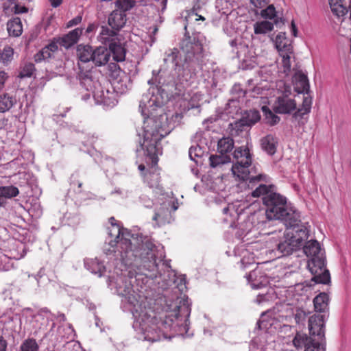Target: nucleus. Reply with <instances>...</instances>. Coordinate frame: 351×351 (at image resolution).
Listing matches in <instances>:
<instances>
[{
	"mask_svg": "<svg viewBox=\"0 0 351 351\" xmlns=\"http://www.w3.org/2000/svg\"><path fill=\"white\" fill-rule=\"evenodd\" d=\"M162 268L167 269L164 273L161 282L158 281V289L165 291L162 297H159L155 300V305L167 307H189L191 305L187 295L183 293L186 290V278L184 276L177 277L176 274L170 269L169 264L161 261Z\"/></svg>",
	"mask_w": 351,
	"mask_h": 351,
	"instance_id": "obj_1",
	"label": "nucleus"
},
{
	"mask_svg": "<svg viewBox=\"0 0 351 351\" xmlns=\"http://www.w3.org/2000/svg\"><path fill=\"white\" fill-rule=\"evenodd\" d=\"M304 253L311 256L307 267L313 275L311 280L315 283L329 285L330 274L326 268V259L324 250L321 248L319 243L315 239L307 241L303 246Z\"/></svg>",
	"mask_w": 351,
	"mask_h": 351,
	"instance_id": "obj_2",
	"label": "nucleus"
},
{
	"mask_svg": "<svg viewBox=\"0 0 351 351\" xmlns=\"http://www.w3.org/2000/svg\"><path fill=\"white\" fill-rule=\"evenodd\" d=\"M290 227L292 229L284 234L282 240L277 245V250L282 256H289L299 250L303 241L308 237L309 230L305 226H299L298 224Z\"/></svg>",
	"mask_w": 351,
	"mask_h": 351,
	"instance_id": "obj_3",
	"label": "nucleus"
},
{
	"mask_svg": "<svg viewBox=\"0 0 351 351\" xmlns=\"http://www.w3.org/2000/svg\"><path fill=\"white\" fill-rule=\"evenodd\" d=\"M154 101H152L147 95H143L140 102L139 108H141V114L144 117V138L142 143V147L147 152L152 163L154 162V143L152 137L154 136V130L150 127L149 123L154 121L153 111Z\"/></svg>",
	"mask_w": 351,
	"mask_h": 351,
	"instance_id": "obj_4",
	"label": "nucleus"
},
{
	"mask_svg": "<svg viewBox=\"0 0 351 351\" xmlns=\"http://www.w3.org/2000/svg\"><path fill=\"white\" fill-rule=\"evenodd\" d=\"M189 308H167L160 330H173L175 333L187 330L190 314Z\"/></svg>",
	"mask_w": 351,
	"mask_h": 351,
	"instance_id": "obj_5",
	"label": "nucleus"
},
{
	"mask_svg": "<svg viewBox=\"0 0 351 351\" xmlns=\"http://www.w3.org/2000/svg\"><path fill=\"white\" fill-rule=\"evenodd\" d=\"M99 39L103 44L108 45L109 52L112 53L114 61L125 60L126 50L121 43L118 34H116L114 31H111L108 27L102 26Z\"/></svg>",
	"mask_w": 351,
	"mask_h": 351,
	"instance_id": "obj_6",
	"label": "nucleus"
},
{
	"mask_svg": "<svg viewBox=\"0 0 351 351\" xmlns=\"http://www.w3.org/2000/svg\"><path fill=\"white\" fill-rule=\"evenodd\" d=\"M266 215L269 219H280L285 221L287 226H295L300 222V213L292 207H289L287 202L282 206L278 203L270 208H267Z\"/></svg>",
	"mask_w": 351,
	"mask_h": 351,
	"instance_id": "obj_7",
	"label": "nucleus"
},
{
	"mask_svg": "<svg viewBox=\"0 0 351 351\" xmlns=\"http://www.w3.org/2000/svg\"><path fill=\"white\" fill-rule=\"evenodd\" d=\"M180 47L184 53H186L185 62L189 61L190 63L193 62L197 57L195 54H199V58H202L201 54L203 52V46L199 38V34H194L193 37L189 36L188 32L184 34V36L180 43Z\"/></svg>",
	"mask_w": 351,
	"mask_h": 351,
	"instance_id": "obj_8",
	"label": "nucleus"
},
{
	"mask_svg": "<svg viewBox=\"0 0 351 351\" xmlns=\"http://www.w3.org/2000/svg\"><path fill=\"white\" fill-rule=\"evenodd\" d=\"M328 317L326 308H318L308 318V330L311 336H317L320 341L325 340L324 323Z\"/></svg>",
	"mask_w": 351,
	"mask_h": 351,
	"instance_id": "obj_9",
	"label": "nucleus"
},
{
	"mask_svg": "<svg viewBox=\"0 0 351 351\" xmlns=\"http://www.w3.org/2000/svg\"><path fill=\"white\" fill-rule=\"evenodd\" d=\"M114 217H112L109 219L110 223L112 224V228L117 232V234L115 237L114 240L111 239L109 241V245L114 247L117 244L121 245V249L125 253L129 251H132V243L130 241L131 234L128 230L124 228H121L117 224L115 223Z\"/></svg>",
	"mask_w": 351,
	"mask_h": 351,
	"instance_id": "obj_10",
	"label": "nucleus"
},
{
	"mask_svg": "<svg viewBox=\"0 0 351 351\" xmlns=\"http://www.w3.org/2000/svg\"><path fill=\"white\" fill-rule=\"evenodd\" d=\"M141 311L138 312V308H135L134 311H132V314L134 317H136V314L139 313V317L137 319V322L139 323V327L141 332L143 335V339L151 342L154 341V317H152L147 312L144 310L146 308H140Z\"/></svg>",
	"mask_w": 351,
	"mask_h": 351,
	"instance_id": "obj_11",
	"label": "nucleus"
},
{
	"mask_svg": "<svg viewBox=\"0 0 351 351\" xmlns=\"http://www.w3.org/2000/svg\"><path fill=\"white\" fill-rule=\"evenodd\" d=\"M116 290L117 293L124 297L133 307H136L138 305L141 306V304H139L141 295L133 289L130 280L121 279V282L117 284Z\"/></svg>",
	"mask_w": 351,
	"mask_h": 351,
	"instance_id": "obj_12",
	"label": "nucleus"
},
{
	"mask_svg": "<svg viewBox=\"0 0 351 351\" xmlns=\"http://www.w3.org/2000/svg\"><path fill=\"white\" fill-rule=\"evenodd\" d=\"M272 108L274 112L277 114H291L296 110L297 103L295 99L289 97L280 95L275 100Z\"/></svg>",
	"mask_w": 351,
	"mask_h": 351,
	"instance_id": "obj_13",
	"label": "nucleus"
},
{
	"mask_svg": "<svg viewBox=\"0 0 351 351\" xmlns=\"http://www.w3.org/2000/svg\"><path fill=\"white\" fill-rule=\"evenodd\" d=\"M127 21L126 14L118 10H114L108 16V23L111 27V31L116 34L124 27Z\"/></svg>",
	"mask_w": 351,
	"mask_h": 351,
	"instance_id": "obj_14",
	"label": "nucleus"
},
{
	"mask_svg": "<svg viewBox=\"0 0 351 351\" xmlns=\"http://www.w3.org/2000/svg\"><path fill=\"white\" fill-rule=\"evenodd\" d=\"M82 34V29L75 28L69 32L67 34L62 37L54 38L53 40L57 42V45H60L65 48H69L77 43L79 38Z\"/></svg>",
	"mask_w": 351,
	"mask_h": 351,
	"instance_id": "obj_15",
	"label": "nucleus"
},
{
	"mask_svg": "<svg viewBox=\"0 0 351 351\" xmlns=\"http://www.w3.org/2000/svg\"><path fill=\"white\" fill-rule=\"evenodd\" d=\"M251 163L252 160H250L249 158L237 160V163L232 167V173L241 180H245L249 179V171L247 167Z\"/></svg>",
	"mask_w": 351,
	"mask_h": 351,
	"instance_id": "obj_16",
	"label": "nucleus"
},
{
	"mask_svg": "<svg viewBox=\"0 0 351 351\" xmlns=\"http://www.w3.org/2000/svg\"><path fill=\"white\" fill-rule=\"evenodd\" d=\"M110 53L105 47L93 49L92 62L97 66L105 65L109 60Z\"/></svg>",
	"mask_w": 351,
	"mask_h": 351,
	"instance_id": "obj_17",
	"label": "nucleus"
},
{
	"mask_svg": "<svg viewBox=\"0 0 351 351\" xmlns=\"http://www.w3.org/2000/svg\"><path fill=\"white\" fill-rule=\"evenodd\" d=\"M247 278L253 289L266 287L269 284L267 278L263 276L259 270L251 271Z\"/></svg>",
	"mask_w": 351,
	"mask_h": 351,
	"instance_id": "obj_18",
	"label": "nucleus"
},
{
	"mask_svg": "<svg viewBox=\"0 0 351 351\" xmlns=\"http://www.w3.org/2000/svg\"><path fill=\"white\" fill-rule=\"evenodd\" d=\"M295 90L298 93H306L309 92V83L307 76L302 71H298L293 76Z\"/></svg>",
	"mask_w": 351,
	"mask_h": 351,
	"instance_id": "obj_19",
	"label": "nucleus"
},
{
	"mask_svg": "<svg viewBox=\"0 0 351 351\" xmlns=\"http://www.w3.org/2000/svg\"><path fill=\"white\" fill-rule=\"evenodd\" d=\"M58 46L57 42L53 40L47 46L43 47L38 53L34 55V60L36 62H40L51 57L53 53L58 51Z\"/></svg>",
	"mask_w": 351,
	"mask_h": 351,
	"instance_id": "obj_20",
	"label": "nucleus"
},
{
	"mask_svg": "<svg viewBox=\"0 0 351 351\" xmlns=\"http://www.w3.org/2000/svg\"><path fill=\"white\" fill-rule=\"evenodd\" d=\"M275 46L280 53L293 52V47L291 44V41L286 37L285 32H280L276 36Z\"/></svg>",
	"mask_w": 351,
	"mask_h": 351,
	"instance_id": "obj_21",
	"label": "nucleus"
},
{
	"mask_svg": "<svg viewBox=\"0 0 351 351\" xmlns=\"http://www.w3.org/2000/svg\"><path fill=\"white\" fill-rule=\"evenodd\" d=\"M161 206H162L160 208L161 210L156 215L155 220H157L160 216L165 217L169 215V207L171 206L172 210L175 211L178 208L179 204L177 200H173L171 197L167 195V197H165V199L162 202Z\"/></svg>",
	"mask_w": 351,
	"mask_h": 351,
	"instance_id": "obj_22",
	"label": "nucleus"
},
{
	"mask_svg": "<svg viewBox=\"0 0 351 351\" xmlns=\"http://www.w3.org/2000/svg\"><path fill=\"white\" fill-rule=\"evenodd\" d=\"M155 123H156V128L157 133L161 137L165 136L170 132L171 128L169 126L167 115L165 113L159 114L157 119L155 120Z\"/></svg>",
	"mask_w": 351,
	"mask_h": 351,
	"instance_id": "obj_23",
	"label": "nucleus"
},
{
	"mask_svg": "<svg viewBox=\"0 0 351 351\" xmlns=\"http://www.w3.org/2000/svg\"><path fill=\"white\" fill-rule=\"evenodd\" d=\"M263 202L267 206V208H270L275 206L278 203L280 206H282V203H286V197L279 193L272 192L263 196Z\"/></svg>",
	"mask_w": 351,
	"mask_h": 351,
	"instance_id": "obj_24",
	"label": "nucleus"
},
{
	"mask_svg": "<svg viewBox=\"0 0 351 351\" xmlns=\"http://www.w3.org/2000/svg\"><path fill=\"white\" fill-rule=\"evenodd\" d=\"M19 194V190L17 187L12 185L0 186V206L5 204V199H10L16 197Z\"/></svg>",
	"mask_w": 351,
	"mask_h": 351,
	"instance_id": "obj_25",
	"label": "nucleus"
},
{
	"mask_svg": "<svg viewBox=\"0 0 351 351\" xmlns=\"http://www.w3.org/2000/svg\"><path fill=\"white\" fill-rule=\"evenodd\" d=\"M7 29L10 36L18 37L21 35L23 25L20 18L15 17L9 20L7 23Z\"/></svg>",
	"mask_w": 351,
	"mask_h": 351,
	"instance_id": "obj_26",
	"label": "nucleus"
},
{
	"mask_svg": "<svg viewBox=\"0 0 351 351\" xmlns=\"http://www.w3.org/2000/svg\"><path fill=\"white\" fill-rule=\"evenodd\" d=\"M202 60L199 57H197L195 60H193V63H190L189 61L185 62L186 66L183 69L182 74H179L180 80L185 82H189L191 79L195 75V72H191V69L194 67L195 65H199Z\"/></svg>",
	"mask_w": 351,
	"mask_h": 351,
	"instance_id": "obj_27",
	"label": "nucleus"
},
{
	"mask_svg": "<svg viewBox=\"0 0 351 351\" xmlns=\"http://www.w3.org/2000/svg\"><path fill=\"white\" fill-rule=\"evenodd\" d=\"M16 102L15 97L8 93L0 95V112L8 111Z\"/></svg>",
	"mask_w": 351,
	"mask_h": 351,
	"instance_id": "obj_28",
	"label": "nucleus"
},
{
	"mask_svg": "<svg viewBox=\"0 0 351 351\" xmlns=\"http://www.w3.org/2000/svg\"><path fill=\"white\" fill-rule=\"evenodd\" d=\"M261 147L266 152L270 155H274L276 151V143L274 137L271 135H267L261 141Z\"/></svg>",
	"mask_w": 351,
	"mask_h": 351,
	"instance_id": "obj_29",
	"label": "nucleus"
},
{
	"mask_svg": "<svg viewBox=\"0 0 351 351\" xmlns=\"http://www.w3.org/2000/svg\"><path fill=\"white\" fill-rule=\"evenodd\" d=\"M93 48L90 45H79L77 47V56L82 62L92 61Z\"/></svg>",
	"mask_w": 351,
	"mask_h": 351,
	"instance_id": "obj_30",
	"label": "nucleus"
},
{
	"mask_svg": "<svg viewBox=\"0 0 351 351\" xmlns=\"http://www.w3.org/2000/svg\"><path fill=\"white\" fill-rule=\"evenodd\" d=\"M234 148V140L230 137H223L219 140L217 143V151L220 154L226 155Z\"/></svg>",
	"mask_w": 351,
	"mask_h": 351,
	"instance_id": "obj_31",
	"label": "nucleus"
},
{
	"mask_svg": "<svg viewBox=\"0 0 351 351\" xmlns=\"http://www.w3.org/2000/svg\"><path fill=\"white\" fill-rule=\"evenodd\" d=\"M310 343H313L311 337H308L307 335L300 332H297L293 339V344L297 349H300L303 347L306 348Z\"/></svg>",
	"mask_w": 351,
	"mask_h": 351,
	"instance_id": "obj_32",
	"label": "nucleus"
},
{
	"mask_svg": "<svg viewBox=\"0 0 351 351\" xmlns=\"http://www.w3.org/2000/svg\"><path fill=\"white\" fill-rule=\"evenodd\" d=\"M329 4L332 12L338 17L343 16L348 13V9L341 0H329Z\"/></svg>",
	"mask_w": 351,
	"mask_h": 351,
	"instance_id": "obj_33",
	"label": "nucleus"
},
{
	"mask_svg": "<svg viewBox=\"0 0 351 351\" xmlns=\"http://www.w3.org/2000/svg\"><path fill=\"white\" fill-rule=\"evenodd\" d=\"M210 165L213 168L220 167L224 164L231 162V158L229 155L220 154L219 155H211L209 158Z\"/></svg>",
	"mask_w": 351,
	"mask_h": 351,
	"instance_id": "obj_34",
	"label": "nucleus"
},
{
	"mask_svg": "<svg viewBox=\"0 0 351 351\" xmlns=\"http://www.w3.org/2000/svg\"><path fill=\"white\" fill-rule=\"evenodd\" d=\"M312 104V97L309 95L304 96L300 108L293 114L295 117H302L310 112Z\"/></svg>",
	"mask_w": 351,
	"mask_h": 351,
	"instance_id": "obj_35",
	"label": "nucleus"
},
{
	"mask_svg": "<svg viewBox=\"0 0 351 351\" xmlns=\"http://www.w3.org/2000/svg\"><path fill=\"white\" fill-rule=\"evenodd\" d=\"M242 119L247 123V128H250L260 120L261 115L258 110H250L245 113Z\"/></svg>",
	"mask_w": 351,
	"mask_h": 351,
	"instance_id": "obj_36",
	"label": "nucleus"
},
{
	"mask_svg": "<svg viewBox=\"0 0 351 351\" xmlns=\"http://www.w3.org/2000/svg\"><path fill=\"white\" fill-rule=\"evenodd\" d=\"M254 33L256 34H265L274 29V24L267 21L256 22L254 25Z\"/></svg>",
	"mask_w": 351,
	"mask_h": 351,
	"instance_id": "obj_37",
	"label": "nucleus"
},
{
	"mask_svg": "<svg viewBox=\"0 0 351 351\" xmlns=\"http://www.w3.org/2000/svg\"><path fill=\"white\" fill-rule=\"evenodd\" d=\"M262 111L264 114L265 120L270 125H274L280 121V117L274 114V111L271 110L266 106L262 107Z\"/></svg>",
	"mask_w": 351,
	"mask_h": 351,
	"instance_id": "obj_38",
	"label": "nucleus"
},
{
	"mask_svg": "<svg viewBox=\"0 0 351 351\" xmlns=\"http://www.w3.org/2000/svg\"><path fill=\"white\" fill-rule=\"evenodd\" d=\"M245 127L247 128V123L245 122V120H243L242 118L229 125L230 133L233 136L239 135V134L245 129Z\"/></svg>",
	"mask_w": 351,
	"mask_h": 351,
	"instance_id": "obj_39",
	"label": "nucleus"
},
{
	"mask_svg": "<svg viewBox=\"0 0 351 351\" xmlns=\"http://www.w3.org/2000/svg\"><path fill=\"white\" fill-rule=\"evenodd\" d=\"M14 49L10 46H5L0 52V62L8 65L12 60Z\"/></svg>",
	"mask_w": 351,
	"mask_h": 351,
	"instance_id": "obj_40",
	"label": "nucleus"
},
{
	"mask_svg": "<svg viewBox=\"0 0 351 351\" xmlns=\"http://www.w3.org/2000/svg\"><path fill=\"white\" fill-rule=\"evenodd\" d=\"M39 346L35 339L28 338L20 346V351H38Z\"/></svg>",
	"mask_w": 351,
	"mask_h": 351,
	"instance_id": "obj_41",
	"label": "nucleus"
},
{
	"mask_svg": "<svg viewBox=\"0 0 351 351\" xmlns=\"http://www.w3.org/2000/svg\"><path fill=\"white\" fill-rule=\"evenodd\" d=\"M116 7L119 11H128L132 8L135 5V0H117L115 1Z\"/></svg>",
	"mask_w": 351,
	"mask_h": 351,
	"instance_id": "obj_42",
	"label": "nucleus"
},
{
	"mask_svg": "<svg viewBox=\"0 0 351 351\" xmlns=\"http://www.w3.org/2000/svg\"><path fill=\"white\" fill-rule=\"evenodd\" d=\"M234 158L238 160L248 158L252 160L250 150L247 147H240L237 148L234 152Z\"/></svg>",
	"mask_w": 351,
	"mask_h": 351,
	"instance_id": "obj_43",
	"label": "nucleus"
},
{
	"mask_svg": "<svg viewBox=\"0 0 351 351\" xmlns=\"http://www.w3.org/2000/svg\"><path fill=\"white\" fill-rule=\"evenodd\" d=\"M329 301L328 295L325 293H321L317 295L314 300V307H322L323 306H328Z\"/></svg>",
	"mask_w": 351,
	"mask_h": 351,
	"instance_id": "obj_44",
	"label": "nucleus"
},
{
	"mask_svg": "<svg viewBox=\"0 0 351 351\" xmlns=\"http://www.w3.org/2000/svg\"><path fill=\"white\" fill-rule=\"evenodd\" d=\"M35 71V66L33 63H26L22 68L19 76L21 78L29 77Z\"/></svg>",
	"mask_w": 351,
	"mask_h": 351,
	"instance_id": "obj_45",
	"label": "nucleus"
},
{
	"mask_svg": "<svg viewBox=\"0 0 351 351\" xmlns=\"http://www.w3.org/2000/svg\"><path fill=\"white\" fill-rule=\"evenodd\" d=\"M324 341L325 342V340ZM304 351H326L325 343L315 342L313 339V343H310Z\"/></svg>",
	"mask_w": 351,
	"mask_h": 351,
	"instance_id": "obj_46",
	"label": "nucleus"
},
{
	"mask_svg": "<svg viewBox=\"0 0 351 351\" xmlns=\"http://www.w3.org/2000/svg\"><path fill=\"white\" fill-rule=\"evenodd\" d=\"M271 192L269 191L268 186L265 184H261L257 187L252 193L253 197H260L261 195L265 196L267 194H269Z\"/></svg>",
	"mask_w": 351,
	"mask_h": 351,
	"instance_id": "obj_47",
	"label": "nucleus"
},
{
	"mask_svg": "<svg viewBox=\"0 0 351 351\" xmlns=\"http://www.w3.org/2000/svg\"><path fill=\"white\" fill-rule=\"evenodd\" d=\"M261 16L266 19H273L276 16L275 8L273 5H269L266 9L261 11Z\"/></svg>",
	"mask_w": 351,
	"mask_h": 351,
	"instance_id": "obj_48",
	"label": "nucleus"
},
{
	"mask_svg": "<svg viewBox=\"0 0 351 351\" xmlns=\"http://www.w3.org/2000/svg\"><path fill=\"white\" fill-rule=\"evenodd\" d=\"M278 90L282 93V95L289 97L291 93V88L290 85L285 84L284 82L280 81L278 82Z\"/></svg>",
	"mask_w": 351,
	"mask_h": 351,
	"instance_id": "obj_49",
	"label": "nucleus"
},
{
	"mask_svg": "<svg viewBox=\"0 0 351 351\" xmlns=\"http://www.w3.org/2000/svg\"><path fill=\"white\" fill-rule=\"evenodd\" d=\"M169 85L165 86V88L160 86L158 88V93L160 95L162 99L168 100L170 97Z\"/></svg>",
	"mask_w": 351,
	"mask_h": 351,
	"instance_id": "obj_50",
	"label": "nucleus"
},
{
	"mask_svg": "<svg viewBox=\"0 0 351 351\" xmlns=\"http://www.w3.org/2000/svg\"><path fill=\"white\" fill-rule=\"evenodd\" d=\"M306 313L303 308H298L295 314V319L297 323H300L305 319Z\"/></svg>",
	"mask_w": 351,
	"mask_h": 351,
	"instance_id": "obj_51",
	"label": "nucleus"
},
{
	"mask_svg": "<svg viewBox=\"0 0 351 351\" xmlns=\"http://www.w3.org/2000/svg\"><path fill=\"white\" fill-rule=\"evenodd\" d=\"M178 53H179L178 49L176 48H174L168 54V56H167L168 58H165V60L167 61L169 60L171 61L173 63L175 62L176 65H177L178 63L176 62V61Z\"/></svg>",
	"mask_w": 351,
	"mask_h": 351,
	"instance_id": "obj_52",
	"label": "nucleus"
},
{
	"mask_svg": "<svg viewBox=\"0 0 351 351\" xmlns=\"http://www.w3.org/2000/svg\"><path fill=\"white\" fill-rule=\"evenodd\" d=\"M291 53H287V52H285V53H280V56L282 57L283 65H284L285 67H286L287 69H289L290 66H291V64H290V55Z\"/></svg>",
	"mask_w": 351,
	"mask_h": 351,
	"instance_id": "obj_53",
	"label": "nucleus"
},
{
	"mask_svg": "<svg viewBox=\"0 0 351 351\" xmlns=\"http://www.w3.org/2000/svg\"><path fill=\"white\" fill-rule=\"evenodd\" d=\"M201 149L199 147H191L189 149V156L192 160H195V157L200 156Z\"/></svg>",
	"mask_w": 351,
	"mask_h": 351,
	"instance_id": "obj_54",
	"label": "nucleus"
},
{
	"mask_svg": "<svg viewBox=\"0 0 351 351\" xmlns=\"http://www.w3.org/2000/svg\"><path fill=\"white\" fill-rule=\"evenodd\" d=\"M28 12V8L24 5L15 4L14 7V12L15 14H23Z\"/></svg>",
	"mask_w": 351,
	"mask_h": 351,
	"instance_id": "obj_55",
	"label": "nucleus"
},
{
	"mask_svg": "<svg viewBox=\"0 0 351 351\" xmlns=\"http://www.w3.org/2000/svg\"><path fill=\"white\" fill-rule=\"evenodd\" d=\"M82 19V18L81 16H77L76 17H75L74 19L70 20L67 23L66 27H71L73 26L77 25H78L79 23H81Z\"/></svg>",
	"mask_w": 351,
	"mask_h": 351,
	"instance_id": "obj_56",
	"label": "nucleus"
},
{
	"mask_svg": "<svg viewBox=\"0 0 351 351\" xmlns=\"http://www.w3.org/2000/svg\"><path fill=\"white\" fill-rule=\"evenodd\" d=\"M251 3L256 8H262L267 4V0H250Z\"/></svg>",
	"mask_w": 351,
	"mask_h": 351,
	"instance_id": "obj_57",
	"label": "nucleus"
},
{
	"mask_svg": "<svg viewBox=\"0 0 351 351\" xmlns=\"http://www.w3.org/2000/svg\"><path fill=\"white\" fill-rule=\"evenodd\" d=\"M230 45H231V47L232 48V52L234 53H235L238 58H239V51L237 50L238 49V47H239V44L237 43V40H232L230 42ZM239 46H241V43L239 44Z\"/></svg>",
	"mask_w": 351,
	"mask_h": 351,
	"instance_id": "obj_58",
	"label": "nucleus"
},
{
	"mask_svg": "<svg viewBox=\"0 0 351 351\" xmlns=\"http://www.w3.org/2000/svg\"><path fill=\"white\" fill-rule=\"evenodd\" d=\"M7 73L4 71H0V90H1L3 88L5 82L7 80Z\"/></svg>",
	"mask_w": 351,
	"mask_h": 351,
	"instance_id": "obj_59",
	"label": "nucleus"
},
{
	"mask_svg": "<svg viewBox=\"0 0 351 351\" xmlns=\"http://www.w3.org/2000/svg\"><path fill=\"white\" fill-rule=\"evenodd\" d=\"M8 342L0 335V351H7Z\"/></svg>",
	"mask_w": 351,
	"mask_h": 351,
	"instance_id": "obj_60",
	"label": "nucleus"
},
{
	"mask_svg": "<svg viewBox=\"0 0 351 351\" xmlns=\"http://www.w3.org/2000/svg\"><path fill=\"white\" fill-rule=\"evenodd\" d=\"M291 25L292 34L295 37H296L298 36V29L295 24L294 21H291Z\"/></svg>",
	"mask_w": 351,
	"mask_h": 351,
	"instance_id": "obj_61",
	"label": "nucleus"
},
{
	"mask_svg": "<svg viewBox=\"0 0 351 351\" xmlns=\"http://www.w3.org/2000/svg\"><path fill=\"white\" fill-rule=\"evenodd\" d=\"M51 5L53 8H57L61 5L62 0H49Z\"/></svg>",
	"mask_w": 351,
	"mask_h": 351,
	"instance_id": "obj_62",
	"label": "nucleus"
},
{
	"mask_svg": "<svg viewBox=\"0 0 351 351\" xmlns=\"http://www.w3.org/2000/svg\"><path fill=\"white\" fill-rule=\"evenodd\" d=\"M95 28V25L93 24H90L87 28H86V32L87 33H90L91 32H93L94 30V29Z\"/></svg>",
	"mask_w": 351,
	"mask_h": 351,
	"instance_id": "obj_63",
	"label": "nucleus"
},
{
	"mask_svg": "<svg viewBox=\"0 0 351 351\" xmlns=\"http://www.w3.org/2000/svg\"><path fill=\"white\" fill-rule=\"evenodd\" d=\"M72 184H77L78 188H80H80L82 187V182H80V181H77V182H75V181H74V180H73V181H72Z\"/></svg>",
	"mask_w": 351,
	"mask_h": 351,
	"instance_id": "obj_64",
	"label": "nucleus"
}]
</instances>
